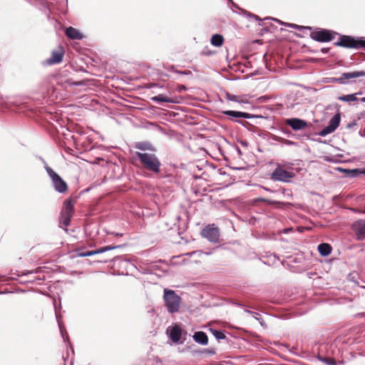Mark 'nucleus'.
<instances>
[{
  "mask_svg": "<svg viewBox=\"0 0 365 365\" xmlns=\"http://www.w3.org/2000/svg\"><path fill=\"white\" fill-rule=\"evenodd\" d=\"M285 123L294 130H302L308 125L307 121L297 118H288L285 120Z\"/></svg>",
  "mask_w": 365,
  "mask_h": 365,
  "instance_id": "12",
  "label": "nucleus"
},
{
  "mask_svg": "<svg viewBox=\"0 0 365 365\" xmlns=\"http://www.w3.org/2000/svg\"><path fill=\"white\" fill-rule=\"evenodd\" d=\"M192 337L195 342L202 345H207L208 343V337L204 331H196Z\"/></svg>",
  "mask_w": 365,
  "mask_h": 365,
  "instance_id": "18",
  "label": "nucleus"
},
{
  "mask_svg": "<svg viewBox=\"0 0 365 365\" xmlns=\"http://www.w3.org/2000/svg\"><path fill=\"white\" fill-rule=\"evenodd\" d=\"M47 175L49 176L54 190L59 193H65L68 190L67 183L51 168L47 167Z\"/></svg>",
  "mask_w": 365,
  "mask_h": 365,
  "instance_id": "6",
  "label": "nucleus"
},
{
  "mask_svg": "<svg viewBox=\"0 0 365 365\" xmlns=\"http://www.w3.org/2000/svg\"><path fill=\"white\" fill-rule=\"evenodd\" d=\"M135 156L139 159L142 166L154 173L160 170L161 163L158 157L153 153L135 152Z\"/></svg>",
  "mask_w": 365,
  "mask_h": 365,
  "instance_id": "1",
  "label": "nucleus"
},
{
  "mask_svg": "<svg viewBox=\"0 0 365 365\" xmlns=\"http://www.w3.org/2000/svg\"><path fill=\"white\" fill-rule=\"evenodd\" d=\"M290 26H291V27H292V28H297V27H298V28L299 29V26H297V25H296V24H291V25H290Z\"/></svg>",
  "mask_w": 365,
  "mask_h": 365,
  "instance_id": "40",
  "label": "nucleus"
},
{
  "mask_svg": "<svg viewBox=\"0 0 365 365\" xmlns=\"http://www.w3.org/2000/svg\"><path fill=\"white\" fill-rule=\"evenodd\" d=\"M347 172L351 174L350 175L351 177H354V176H356L359 174H364L365 173V170H359L358 169H354V170H348Z\"/></svg>",
  "mask_w": 365,
  "mask_h": 365,
  "instance_id": "29",
  "label": "nucleus"
},
{
  "mask_svg": "<svg viewBox=\"0 0 365 365\" xmlns=\"http://www.w3.org/2000/svg\"><path fill=\"white\" fill-rule=\"evenodd\" d=\"M226 97H227V98L228 100L232 101L242 102V101H240L239 100V96H235V95H232V94L227 93L226 95Z\"/></svg>",
  "mask_w": 365,
  "mask_h": 365,
  "instance_id": "30",
  "label": "nucleus"
},
{
  "mask_svg": "<svg viewBox=\"0 0 365 365\" xmlns=\"http://www.w3.org/2000/svg\"><path fill=\"white\" fill-rule=\"evenodd\" d=\"M279 140L281 141V142H283L284 143H285L286 145H294V143L291 141V140H287V139H284V138H279Z\"/></svg>",
  "mask_w": 365,
  "mask_h": 365,
  "instance_id": "33",
  "label": "nucleus"
},
{
  "mask_svg": "<svg viewBox=\"0 0 365 365\" xmlns=\"http://www.w3.org/2000/svg\"><path fill=\"white\" fill-rule=\"evenodd\" d=\"M65 34L68 38L73 40H80L83 38V35L78 29L72 26L66 28Z\"/></svg>",
  "mask_w": 365,
  "mask_h": 365,
  "instance_id": "15",
  "label": "nucleus"
},
{
  "mask_svg": "<svg viewBox=\"0 0 365 365\" xmlns=\"http://www.w3.org/2000/svg\"><path fill=\"white\" fill-rule=\"evenodd\" d=\"M210 331L212 333V334L215 336V338L218 340L225 339L226 336L224 334L223 331L220 330H215L210 329Z\"/></svg>",
  "mask_w": 365,
  "mask_h": 365,
  "instance_id": "25",
  "label": "nucleus"
},
{
  "mask_svg": "<svg viewBox=\"0 0 365 365\" xmlns=\"http://www.w3.org/2000/svg\"><path fill=\"white\" fill-rule=\"evenodd\" d=\"M43 101L24 102L20 104L19 111L30 110L37 121H44L46 118V108L43 106Z\"/></svg>",
  "mask_w": 365,
  "mask_h": 365,
  "instance_id": "2",
  "label": "nucleus"
},
{
  "mask_svg": "<svg viewBox=\"0 0 365 365\" xmlns=\"http://www.w3.org/2000/svg\"><path fill=\"white\" fill-rule=\"evenodd\" d=\"M40 158V160H41L43 163H45V164H46V162L44 161V159H43V158Z\"/></svg>",
  "mask_w": 365,
  "mask_h": 365,
  "instance_id": "41",
  "label": "nucleus"
},
{
  "mask_svg": "<svg viewBox=\"0 0 365 365\" xmlns=\"http://www.w3.org/2000/svg\"><path fill=\"white\" fill-rule=\"evenodd\" d=\"M336 34L337 33L333 31L318 29L311 32L310 38L319 42H329L332 41Z\"/></svg>",
  "mask_w": 365,
  "mask_h": 365,
  "instance_id": "7",
  "label": "nucleus"
},
{
  "mask_svg": "<svg viewBox=\"0 0 365 365\" xmlns=\"http://www.w3.org/2000/svg\"><path fill=\"white\" fill-rule=\"evenodd\" d=\"M40 292H41V294H43V295H46V293H45L44 292L41 291Z\"/></svg>",
  "mask_w": 365,
  "mask_h": 365,
  "instance_id": "43",
  "label": "nucleus"
},
{
  "mask_svg": "<svg viewBox=\"0 0 365 365\" xmlns=\"http://www.w3.org/2000/svg\"><path fill=\"white\" fill-rule=\"evenodd\" d=\"M152 100L155 102H167V103H173V101L166 97L163 94H159L158 96H154L152 98Z\"/></svg>",
  "mask_w": 365,
  "mask_h": 365,
  "instance_id": "22",
  "label": "nucleus"
},
{
  "mask_svg": "<svg viewBox=\"0 0 365 365\" xmlns=\"http://www.w3.org/2000/svg\"><path fill=\"white\" fill-rule=\"evenodd\" d=\"M257 201L265 202L269 205H281V204H282V202H276V201H273V200L264 199V198H259L257 200Z\"/></svg>",
  "mask_w": 365,
  "mask_h": 365,
  "instance_id": "28",
  "label": "nucleus"
},
{
  "mask_svg": "<svg viewBox=\"0 0 365 365\" xmlns=\"http://www.w3.org/2000/svg\"><path fill=\"white\" fill-rule=\"evenodd\" d=\"M334 45L335 46H339L346 48H365V40L361 38H355L351 36L340 35L339 41L334 42Z\"/></svg>",
  "mask_w": 365,
  "mask_h": 365,
  "instance_id": "3",
  "label": "nucleus"
},
{
  "mask_svg": "<svg viewBox=\"0 0 365 365\" xmlns=\"http://www.w3.org/2000/svg\"><path fill=\"white\" fill-rule=\"evenodd\" d=\"M64 54V48L62 46L58 45L51 51V56L47 59V64L53 65L60 63L63 61Z\"/></svg>",
  "mask_w": 365,
  "mask_h": 365,
  "instance_id": "8",
  "label": "nucleus"
},
{
  "mask_svg": "<svg viewBox=\"0 0 365 365\" xmlns=\"http://www.w3.org/2000/svg\"><path fill=\"white\" fill-rule=\"evenodd\" d=\"M329 50H330V48H323L322 49V51L323 53H328V52L329 51Z\"/></svg>",
  "mask_w": 365,
  "mask_h": 365,
  "instance_id": "36",
  "label": "nucleus"
},
{
  "mask_svg": "<svg viewBox=\"0 0 365 365\" xmlns=\"http://www.w3.org/2000/svg\"><path fill=\"white\" fill-rule=\"evenodd\" d=\"M76 201L69 197L63 202L61 212L60 224L67 227L71 223V220L74 214V205Z\"/></svg>",
  "mask_w": 365,
  "mask_h": 365,
  "instance_id": "5",
  "label": "nucleus"
},
{
  "mask_svg": "<svg viewBox=\"0 0 365 365\" xmlns=\"http://www.w3.org/2000/svg\"><path fill=\"white\" fill-rule=\"evenodd\" d=\"M323 361L329 365H336V361L332 358H324Z\"/></svg>",
  "mask_w": 365,
  "mask_h": 365,
  "instance_id": "32",
  "label": "nucleus"
},
{
  "mask_svg": "<svg viewBox=\"0 0 365 365\" xmlns=\"http://www.w3.org/2000/svg\"><path fill=\"white\" fill-rule=\"evenodd\" d=\"M306 29L311 30V27H306Z\"/></svg>",
  "mask_w": 365,
  "mask_h": 365,
  "instance_id": "45",
  "label": "nucleus"
},
{
  "mask_svg": "<svg viewBox=\"0 0 365 365\" xmlns=\"http://www.w3.org/2000/svg\"><path fill=\"white\" fill-rule=\"evenodd\" d=\"M163 299L168 311L170 313H175L179 311L181 299L173 290L164 289Z\"/></svg>",
  "mask_w": 365,
  "mask_h": 365,
  "instance_id": "4",
  "label": "nucleus"
},
{
  "mask_svg": "<svg viewBox=\"0 0 365 365\" xmlns=\"http://www.w3.org/2000/svg\"><path fill=\"white\" fill-rule=\"evenodd\" d=\"M332 247L329 244L322 243L318 246V251L319 254L324 257L328 256L331 254Z\"/></svg>",
  "mask_w": 365,
  "mask_h": 365,
  "instance_id": "20",
  "label": "nucleus"
},
{
  "mask_svg": "<svg viewBox=\"0 0 365 365\" xmlns=\"http://www.w3.org/2000/svg\"><path fill=\"white\" fill-rule=\"evenodd\" d=\"M361 76H365V71H354L344 73L339 78L336 79V81L340 83H344L345 80H349L350 78H358Z\"/></svg>",
  "mask_w": 365,
  "mask_h": 365,
  "instance_id": "14",
  "label": "nucleus"
},
{
  "mask_svg": "<svg viewBox=\"0 0 365 365\" xmlns=\"http://www.w3.org/2000/svg\"><path fill=\"white\" fill-rule=\"evenodd\" d=\"M294 176V173L278 167L272 173V179L274 180L289 182Z\"/></svg>",
  "mask_w": 365,
  "mask_h": 365,
  "instance_id": "10",
  "label": "nucleus"
},
{
  "mask_svg": "<svg viewBox=\"0 0 365 365\" xmlns=\"http://www.w3.org/2000/svg\"><path fill=\"white\" fill-rule=\"evenodd\" d=\"M338 99L339 101H346V102H351V101H357V98L356 97V94L344 95V96H339L338 98Z\"/></svg>",
  "mask_w": 365,
  "mask_h": 365,
  "instance_id": "23",
  "label": "nucleus"
},
{
  "mask_svg": "<svg viewBox=\"0 0 365 365\" xmlns=\"http://www.w3.org/2000/svg\"><path fill=\"white\" fill-rule=\"evenodd\" d=\"M179 90L180 91L186 90V87L185 86H179Z\"/></svg>",
  "mask_w": 365,
  "mask_h": 365,
  "instance_id": "38",
  "label": "nucleus"
},
{
  "mask_svg": "<svg viewBox=\"0 0 365 365\" xmlns=\"http://www.w3.org/2000/svg\"><path fill=\"white\" fill-rule=\"evenodd\" d=\"M193 254H197L198 256H201L203 252L202 251H195V252H192L191 253H190L189 255H193Z\"/></svg>",
  "mask_w": 365,
  "mask_h": 365,
  "instance_id": "35",
  "label": "nucleus"
},
{
  "mask_svg": "<svg viewBox=\"0 0 365 365\" xmlns=\"http://www.w3.org/2000/svg\"><path fill=\"white\" fill-rule=\"evenodd\" d=\"M207 352H208L210 354H214L215 353L213 350H211V349L207 350Z\"/></svg>",
  "mask_w": 365,
  "mask_h": 365,
  "instance_id": "39",
  "label": "nucleus"
},
{
  "mask_svg": "<svg viewBox=\"0 0 365 365\" xmlns=\"http://www.w3.org/2000/svg\"><path fill=\"white\" fill-rule=\"evenodd\" d=\"M44 278H45V275L44 274L42 275V277H38L35 278V277H29V279L28 280H26L25 282L22 281V282H21V283H24V282H34L36 279L41 280V279H44Z\"/></svg>",
  "mask_w": 365,
  "mask_h": 365,
  "instance_id": "31",
  "label": "nucleus"
},
{
  "mask_svg": "<svg viewBox=\"0 0 365 365\" xmlns=\"http://www.w3.org/2000/svg\"><path fill=\"white\" fill-rule=\"evenodd\" d=\"M41 267H38L37 269L31 271H25L21 273V274H18V276H23V275H31L33 274H37L41 272Z\"/></svg>",
  "mask_w": 365,
  "mask_h": 365,
  "instance_id": "27",
  "label": "nucleus"
},
{
  "mask_svg": "<svg viewBox=\"0 0 365 365\" xmlns=\"http://www.w3.org/2000/svg\"><path fill=\"white\" fill-rule=\"evenodd\" d=\"M175 72L178 73L184 74V75H188V74H190L191 73L190 71H175Z\"/></svg>",
  "mask_w": 365,
  "mask_h": 365,
  "instance_id": "34",
  "label": "nucleus"
},
{
  "mask_svg": "<svg viewBox=\"0 0 365 365\" xmlns=\"http://www.w3.org/2000/svg\"><path fill=\"white\" fill-rule=\"evenodd\" d=\"M354 230L359 239L365 238V222H357L354 224Z\"/></svg>",
  "mask_w": 365,
  "mask_h": 365,
  "instance_id": "19",
  "label": "nucleus"
},
{
  "mask_svg": "<svg viewBox=\"0 0 365 365\" xmlns=\"http://www.w3.org/2000/svg\"><path fill=\"white\" fill-rule=\"evenodd\" d=\"M135 148L141 150H146L150 149V145L145 143H138L135 145Z\"/></svg>",
  "mask_w": 365,
  "mask_h": 365,
  "instance_id": "26",
  "label": "nucleus"
},
{
  "mask_svg": "<svg viewBox=\"0 0 365 365\" xmlns=\"http://www.w3.org/2000/svg\"><path fill=\"white\" fill-rule=\"evenodd\" d=\"M224 38L220 34H215L211 38V43L215 46H221L223 43Z\"/></svg>",
  "mask_w": 365,
  "mask_h": 365,
  "instance_id": "21",
  "label": "nucleus"
},
{
  "mask_svg": "<svg viewBox=\"0 0 365 365\" xmlns=\"http://www.w3.org/2000/svg\"><path fill=\"white\" fill-rule=\"evenodd\" d=\"M202 235L211 242H217L219 239V230L217 227L208 225L202 231Z\"/></svg>",
  "mask_w": 365,
  "mask_h": 365,
  "instance_id": "11",
  "label": "nucleus"
},
{
  "mask_svg": "<svg viewBox=\"0 0 365 365\" xmlns=\"http://www.w3.org/2000/svg\"><path fill=\"white\" fill-rule=\"evenodd\" d=\"M31 4L42 11L46 9L45 0H32Z\"/></svg>",
  "mask_w": 365,
  "mask_h": 365,
  "instance_id": "24",
  "label": "nucleus"
},
{
  "mask_svg": "<svg viewBox=\"0 0 365 365\" xmlns=\"http://www.w3.org/2000/svg\"><path fill=\"white\" fill-rule=\"evenodd\" d=\"M361 101H362V102H364V103H365V97H364V98H361Z\"/></svg>",
  "mask_w": 365,
  "mask_h": 365,
  "instance_id": "42",
  "label": "nucleus"
},
{
  "mask_svg": "<svg viewBox=\"0 0 365 365\" xmlns=\"http://www.w3.org/2000/svg\"><path fill=\"white\" fill-rule=\"evenodd\" d=\"M341 120V115L337 113L334 116L329 120V125L324 128L319 133L321 136H326L328 134L333 133L339 125Z\"/></svg>",
  "mask_w": 365,
  "mask_h": 365,
  "instance_id": "9",
  "label": "nucleus"
},
{
  "mask_svg": "<svg viewBox=\"0 0 365 365\" xmlns=\"http://www.w3.org/2000/svg\"><path fill=\"white\" fill-rule=\"evenodd\" d=\"M120 246H105V247H101L99 249H97V250H91V251H87V252H80V251H77V256L78 257H89V256H92V255H97V254H100V253H103L104 252H106V251H109V250H114V249H117L118 247H120Z\"/></svg>",
  "mask_w": 365,
  "mask_h": 365,
  "instance_id": "13",
  "label": "nucleus"
},
{
  "mask_svg": "<svg viewBox=\"0 0 365 365\" xmlns=\"http://www.w3.org/2000/svg\"><path fill=\"white\" fill-rule=\"evenodd\" d=\"M46 7H47V9H48L51 12H52L53 9L51 8V6H50V4H48V2H47Z\"/></svg>",
  "mask_w": 365,
  "mask_h": 365,
  "instance_id": "37",
  "label": "nucleus"
},
{
  "mask_svg": "<svg viewBox=\"0 0 365 365\" xmlns=\"http://www.w3.org/2000/svg\"><path fill=\"white\" fill-rule=\"evenodd\" d=\"M222 113L234 118H243L249 119L252 118V115L248 113L235 111V110H224Z\"/></svg>",
  "mask_w": 365,
  "mask_h": 365,
  "instance_id": "17",
  "label": "nucleus"
},
{
  "mask_svg": "<svg viewBox=\"0 0 365 365\" xmlns=\"http://www.w3.org/2000/svg\"><path fill=\"white\" fill-rule=\"evenodd\" d=\"M153 86H154V84H151L150 86H149L148 87L149 88H152Z\"/></svg>",
  "mask_w": 365,
  "mask_h": 365,
  "instance_id": "44",
  "label": "nucleus"
},
{
  "mask_svg": "<svg viewBox=\"0 0 365 365\" xmlns=\"http://www.w3.org/2000/svg\"><path fill=\"white\" fill-rule=\"evenodd\" d=\"M182 329L178 325L173 327L170 334V338L174 343L179 342L182 336Z\"/></svg>",
  "mask_w": 365,
  "mask_h": 365,
  "instance_id": "16",
  "label": "nucleus"
}]
</instances>
